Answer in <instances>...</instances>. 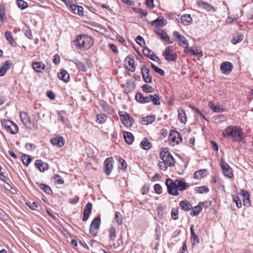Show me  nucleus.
<instances>
[{
  "mask_svg": "<svg viewBox=\"0 0 253 253\" xmlns=\"http://www.w3.org/2000/svg\"><path fill=\"white\" fill-rule=\"evenodd\" d=\"M92 210V204L88 202L85 205L83 212V217L82 220L83 221H86L91 213Z\"/></svg>",
  "mask_w": 253,
  "mask_h": 253,
  "instance_id": "dca6fc26",
  "label": "nucleus"
},
{
  "mask_svg": "<svg viewBox=\"0 0 253 253\" xmlns=\"http://www.w3.org/2000/svg\"><path fill=\"white\" fill-rule=\"evenodd\" d=\"M57 76L60 80L65 83L68 82L70 79L69 74L64 69H61L60 72L58 74Z\"/></svg>",
  "mask_w": 253,
  "mask_h": 253,
  "instance_id": "412c9836",
  "label": "nucleus"
},
{
  "mask_svg": "<svg viewBox=\"0 0 253 253\" xmlns=\"http://www.w3.org/2000/svg\"><path fill=\"white\" fill-rule=\"evenodd\" d=\"M5 36L6 40L10 42V43L12 45H13V43L15 42V41L13 39L11 33L9 31H6L5 33Z\"/></svg>",
  "mask_w": 253,
  "mask_h": 253,
  "instance_id": "a18cd8bd",
  "label": "nucleus"
},
{
  "mask_svg": "<svg viewBox=\"0 0 253 253\" xmlns=\"http://www.w3.org/2000/svg\"><path fill=\"white\" fill-rule=\"evenodd\" d=\"M178 118L181 123L185 124L187 121L185 112L182 108H179L178 110Z\"/></svg>",
  "mask_w": 253,
  "mask_h": 253,
  "instance_id": "393cba45",
  "label": "nucleus"
},
{
  "mask_svg": "<svg viewBox=\"0 0 253 253\" xmlns=\"http://www.w3.org/2000/svg\"><path fill=\"white\" fill-rule=\"evenodd\" d=\"M22 160L23 164L26 166H28L32 161L31 157L25 154L22 156Z\"/></svg>",
  "mask_w": 253,
  "mask_h": 253,
  "instance_id": "c03bdc74",
  "label": "nucleus"
},
{
  "mask_svg": "<svg viewBox=\"0 0 253 253\" xmlns=\"http://www.w3.org/2000/svg\"><path fill=\"white\" fill-rule=\"evenodd\" d=\"M109 238L110 240L114 241L116 238L115 228L112 227L109 229Z\"/></svg>",
  "mask_w": 253,
  "mask_h": 253,
  "instance_id": "8fccbe9b",
  "label": "nucleus"
},
{
  "mask_svg": "<svg viewBox=\"0 0 253 253\" xmlns=\"http://www.w3.org/2000/svg\"><path fill=\"white\" fill-rule=\"evenodd\" d=\"M35 166L36 168L42 172H44L48 169V165L43 162L41 160H36L35 162Z\"/></svg>",
  "mask_w": 253,
  "mask_h": 253,
  "instance_id": "aec40b11",
  "label": "nucleus"
},
{
  "mask_svg": "<svg viewBox=\"0 0 253 253\" xmlns=\"http://www.w3.org/2000/svg\"><path fill=\"white\" fill-rule=\"evenodd\" d=\"M161 159L165 162L169 167L174 165L175 161L173 157L169 152L167 148H164L160 153Z\"/></svg>",
  "mask_w": 253,
  "mask_h": 253,
  "instance_id": "7ed1b4c3",
  "label": "nucleus"
},
{
  "mask_svg": "<svg viewBox=\"0 0 253 253\" xmlns=\"http://www.w3.org/2000/svg\"><path fill=\"white\" fill-rule=\"evenodd\" d=\"M141 73L144 81L147 83H151L152 82V79L149 75L150 71L149 69L145 66L142 67Z\"/></svg>",
  "mask_w": 253,
  "mask_h": 253,
  "instance_id": "4468645a",
  "label": "nucleus"
},
{
  "mask_svg": "<svg viewBox=\"0 0 253 253\" xmlns=\"http://www.w3.org/2000/svg\"><path fill=\"white\" fill-rule=\"evenodd\" d=\"M223 134L224 137H231L233 141H241L244 137L241 129L236 126L228 127L225 132H223Z\"/></svg>",
  "mask_w": 253,
  "mask_h": 253,
  "instance_id": "f257e3e1",
  "label": "nucleus"
},
{
  "mask_svg": "<svg viewBox=\"0 0 253 253\" xmlns=\"http://www.w3.org/2000/svg\"><path fill=\"white\" fill-rule=\"evenodd\" d=\"M143 53L144 55L148 58L150 57V55L153 53V51L149 49L148 48L145 47L143 49Z\"/></svg>",
  "mask_w": 253,
  "mask_h": 253,
  "instance_id": "13d9d810",
  "label": "nucleus"
},
{
  "mask_svg": "<svg viewBox=\"0 0 253 253\" xmlns=\"http://www.w3.org/2000/svg\"><path fill=\"white\" fill-rule=\"evenodd\" d=\"M100 224V217L98 216L94 218L92 221L90 226V233L93 236H96L99 229Z\"/></svg>",
  "mask_w": 253,
  "mask_h": 253,
  "instance_id": "6e6552de",
  "label": "nucleus"
},
{
  "mask_svg": "<svg viewBox=\"0 0 253 253\" xmlns=\"http://www.w3.org/2000/svg\"><path fill=\"white\" fill-rule=\"evenodd\" d=\"M181 23L185 25H189L192 23V18L190 14H184L180 18Z\"/></svg>",
  "mask_w": 253,
  "mask_h": 253,
  "instance_id": "a878e982",
  "label": "nucleus"
},
{
  "mask_svg": "<svg viewBox=\"0 0 253 253\" xmlns=\"http://www.w3.org/2000/svg\"><path fill=\"white\" fill-rule=\"evenodd\" d=\"M114 160L112 157L107 158L104 163V171L106 175H109L113 168Z\"/></svg>",
  "mask_w": 253,
  "mask_h": 253,
  "instance_id": "9b49d317",
  "label": "nucleus"
},
{
  "mask_svg": "<svg viewBox=\"0 0 253 253\" xmlns=\"http://www.w3.org/2000/svg\"><path fill=\"white\" fill-rule=\"evenodd\" d=\"M33 68L37 72L42 73L44 70L45 65L42 62H35L32 64Z\"/></svg>",
  "mask_w": 253,
  "mask_h": 253,
  "instance_id": "c85d7f7f",
  "label": "nucleus"
},
{
  "mask_svg": "<svg viewBox=\"0 0 253 253\" xmlns=\"http://www.w3.org/2000/svg\"><path fill=\"white\" fill-rule=\"evenodd\" d=\"M232 65L229 62H223L220 66V70L222 73L228 75L232 71Z\"/></svg>",
  "mask_w": 253,
  "mask_h": 253,
  "instance_id": "2eb2a0df",
  "label": "nucleus"
},
{
  "mask_svg": "<svg viewBox=\"0 0 253 253\" xmlns=\"http://www.w3.org/2000/svg\"><path fill=\"white\" fill-rule=\"evenodd\" d=\"M163 54L168 61H175L177 59V54L173 52L171 46L167 47Z\"/></svg>",
  "mask_w": 253,
  "mask_h": 253,
  "instance_id": "1a4fd4ad",
  "label": "nucleus"
},
{
  "mask_svg": "<svg viewBox=\"0 0 253 253\" xmlns=\"http://www.w3.org/2000/svg\"><path fill=\"white\" fill-rule=\"evenodd\" d=\"M197 4L199 8L207 10V11L213 12L216 11L214 7L202 0H198L197 1Z\"/></svg>",
  "mask_w": 253,
  "mask_h": 253,
  "instance_id": "ddd939ff",
  "label": "nucleus"
},
{
  "mask_svg": "<svg viewBox=\"0 0 253 253\" xmlns=\"http://www.w3.org/2000/svg\"><path fill=\"white\" fill-rule=\"evenodd\" d=\"M154 189L155 192L158 194H161L162 193V188L159 184H156L154 185Z\"/></svg>",
  "mask_w": 253,
  "mask_h": 253,
  "instance_id": "4d7b16f0",
  "label": "nucleus"
},
{
  "mask_svg": "<svg viewBox=\"0 0 253 253\" xmlns=\"http://www.w3.org/2000/svg\"><path fill=\"white\" fill-rule=\"evenodd\" d=\"M202 207L201 206H197L192 208V211L190 212V215L192 216L198 215L200 212L202 211Z\"/></svg>",
  "mask_w": 253,
  "mask_h": 253,
  "instance_id": "4c0bfd02",
  "label": "nucleus"
},
{
  "mask_svg": "<svg viewBox=\"0 0 253 253\" xmlns=\"http://www.w3.org/2000/svg\"><path fill=\"white\" fill-rule=\"evenodd\" d=\"M193 228L194 225H191L190 227L191 239L193 240L194 242L199 243V238L197 235L196 233H195Z\"/></svg>",
  "mask_w": 253,
  "mask_h": 253,
  "instance_id": "79ce46f5",
  "label": "nucleus"
},
{
  "mask_svg": "<svg viewBox=\"0 0 253 253\" xmlns=\"http://www.w3.org/2000/svg\"><path fill=\"white\" fill-rule=\"evenodd\" d=\"M167 21L163 17H159L152 22V25L155 27H163Z\"/></svg>",
  "mask_w": 253,
  "mask_h": 253,
  "instance_id": "cd10ccee",
  "label": "nucleus"
},
{
  "mask_svg": "<svg viewBox=\"0 0 253 253\" xmlns=\"http://www.w3.org/2000/svg\"><path fill=\"white\" fill-rule=\"evenodd\" d=\"M76 65V66L77 67V68L80 70V71H84V72H86V67L85 66L84 64L79 61V60H76L75 62Z\"/></svg>",
  "mask_w": 253,
  "mask_h": 253,
  "instance_id": "37998d69",
  "label": "nucleus"
},
{
  "mask_svg": "<svg viewBox=\"0 0 253 253\" xmlns=\"http://www.w3.org/2000/svg\"><path fill=\"white\" fill-rule=\"evenodd\" d=\"M179 204L181 209L185 211H189L192 208L191 204L187 201H182Z\"/></svg>",
  "mask_w": 253,
  "mask_h": 253,
  "instance_id": "473e14b6",
  "label": "nucleus"
},
{
  "mask_svg": "<svg viewBox=\"0 0 253 253\" xmlns=\"http://www.w3.org/2000/svg\"><path fill=\"white\" fill-rule=\"evenodd\" d=\"M250 196L247 198H245L243 200V204L244 206L249 207L250 205Z\"/></svg>",
  "mask_w": 253,
  "mask_h": 253,
  "instance_id": "338daca9",
  "label": "nucleus"
},
{
  "mask_svg": "<svg viewBox=\"0 0 253 253\" xmlns=\"http://www.w3.org/2000/svg\"><path fill=\"white\" fill-rule=\"evenodd\" d=\"M12 65V62L10 60H7L4 62L0 68V77L4 76L7 71L10 69Z\"/></svg>",
  "mask_w": 253,
  "mask_h": 253,
  "instance_id": "6ab92c4d",
  "label": "nucleus"
},
{
  "mask_svg": "<svg viewBox=\"0 0 253 253\" xmlns=\"http://www.w3.org/2000/svg\"><path fill=\"white\" fill-rule=\"evenodd\" d=\"M122 123L127 127H130L134 123V120L129 114L126 112L119 113Z\"/></svg>",
  "mask_w": 253,
  "mask_h": 253,
  "instance_id": "423d86ee",
  "label": "nucleus"
},
{
  "mask_svg": "<svg viewBox=\"0 0 253 253\" xmlns=\"http://www.w3.org/2000/svg\"><path fill=\"white\" fill-rule=\"evenodd\" d=\"M155 120V117L154 116H149L142 118L141 119L142 123L145 125H148L152 123Z\"/></svg>",
  "mask_w": 253,
  "mask_h": 253,
  "instance_id": "f704fd0d",
  "label": "nucleus"
},
{
  "mask_svg": "<svg viewBox=\"0 0 253 253\" xmlns=\"http://www.w3.org/2000/svg\"><path fill=\"white\" fill-rule=\"evenodd\" d=\"M1 125L8 132L12 134H16L18 131V126L9 120H1Z\"/></svg>",
  "mask_w": 253,
  "mask_h": 253,
  "instance_id": "20e7f679",
  "label": "nucleus"
},
{
  "mask_svg": "<svg viewBox=\"0 0 253 253\" xmlns=\"http://www.w3.org/2000/svg\"><path fill=\"white\" fill-rule=\"evenodd\" d=\"M54 179L59 184H62L64 183V181L62 178L58 174H56L54 176Z\"/></svg>",
  "mask_w": 253,
  "mask_h": 253,
  "instance_id": "052dcab7",
  "label": "nucleus"
},
{
  "mask_svg": "<svg viewBox=\"0 0 253 253\" xmlns=\"http://www.w3.org/2000/svg\"><path fill=\"white\" fill-rule=\"evenodd\" d=\"M123 135L125 141L128 144L132 143L134 141V137L131 132L126 131L124 132Z\"/></svg>",
  "mask_w": 253,
  "mask_h": 253,
  "instance_id": "c756f323",
  "label": "nucleus"
},
{
  "mask_svg": "<svg viewBox=\"0 0 253 253\" xmlns=\"http://www.w3.org/2000/svg\"><path fill=\"white\" fill-rule=\"evenodd\" d=\"M244 36L241 33H238L231 40V42L233 44H236L237 43L240 42L243 39Z\"/></svg>",
  "mask_w": 253,
  "mask_h": 253,
  "instance_id": "72a5a7b5",
  "label": "nucleus"
},
{
  "mask_svg": "<svg viewBox=\"0 0 253 253\" xmlns=\"http://www.w3.org/2000/svg\"><path fill=\"white\" fill-rule=\"evenodd\" d=\"M220 166L224 175L226 177H232L233 176L232 169L227 163L224 162L223 159L221 160Z\"/></svg>",
  "mask_w": 253,
  "mask_h": 253,
  "instance_id": "f8f14e48",
  "label": "nucleus"
},
{
  "mask_svg": "<svg viewBox=\"0 0 253 253\" xmlns=\"http://www.w3.org/2000/svg\"><path fill=\"white\" fill-rule=\"evenodd\" d=\"M178 211L177 209L173 208L171 211V218L174 220H176L178 218Z\"/></svg>",
  "mask_w": 253,
  "mask_h": 253,
  "instance_id": "3c124183",
  "label": "nucleus"
},
{
  "mask_svg": "<svg viewBox=\"0 0 253 253\" xmlns=\"http://www.w3.org/2000/svg\"><path fill=\"white\" fill-rule=\"evenodd\" d=\"M150 102H152L154 105H159L160 104V98L158 95L149 94Z\"/></svg>",
  "mask_w": 253,
  "mask_h": 253,
  "instance_id": "c9c22d12",
  "label": "nucleus"
},
{
  "mask_svg": "<svg viewBox=\"0 0 253 253\" xmlns=\"http://www.w3.org/2000/svg\"><path fill=\"white\" fill-rule=\"evenodd\" d=\"M169 143L171 145L178 144L182 141V138L180 134L176 131H173L169 136Z\"/></svg>",
  "mask_w": 253,
  "mask_h": 253,
  "instance_id": "9d476101",
  "label": "nucleus"
},
{
  "mask_svg": "<svg viewBox=\"0 0 253 253\" xmlns=\"http://www.w3.org/2000/svg\"><path fill=\"white\" fill-rule=\"evenodd\" d=\"M172 36L174 38L175 41L178 42V44L185 49H187L188 46V42L185 37L181 35L177 31H174Z\"/></svg>",
  "mask_w": 253,
  "mask_h": 253,
  "instance_id": "0eeeda50",
  "label": "nucleus"
},
{
  "mask_svg": "<svg viewBox=\"0 0 253 253\" xmlns=\"http://www.w3.org/2000/svg\"><path fill=\"white\" fill-rule=\"evenodd\" d=\"M126 64L127 65L126 67L128 68L129 70L131 72H133L135 70V66H134V58L131 56H127L125 59Z\"/></svg>",
  "mask_w": 253,
  "mask_h": 253,
  "instance_id": "a211bd4d",
  "label": "nucleus"
},
{
  "mask_svg": "<svg viewBox=\"0 0 253 253\" xmlns=\"http://www.w3.org/2000/svg\"><path fill=\"white\" fill-rule=\"evenodd\" d=\"M136 42L139 44L140 45H141V42H144V41L143 38L141 36H137L135 39Z\"/></svg>",
  "mask_w": 253,
  "mask_h": 253,
  "instance_id": "69168bd1",
  "label": "nucleus"
},
{
  "mask_svg": "<svg viewBox=\"0 0 253 253\" xmlns=\"http://www.w3.org/2000/svg\"><path fill=\"white\" fill-rule=\"evenodd\" d=\"M185 50L187 52L190 53L193 55H194V56L198 55L200 56H203V53L202 51H199L198 50L195 51V50L193 49L192 48H189L188 47L187 49H185Z\"/></svg>",
  "mask_w": 253,
  "mask_h": 253,
  "instance_id": "a19ab883",
  "label": "nucleus"
},
{
  "mask_svg": "<svg viewBox=\"0 0 253 253\" xmlns=\"http://www.w3.org/2000/svg\"><path fill=\"white\" fill-rule=\"evenodd\" d=\"M143 96L141 93H137L135 95V99L137 102L142 103Z\"/></svg>",
  "mask_w": 253,
  "mask_h": 253,
  "instance_id": "680f3d73",
  "label": "nucleus"
},
{
  "mask_svg": "<svg viewBox=\"0 0 253 253\" xmlns=\"http://www.w3.org/2000/svg\"><path fill=\"white\" fill-rule=\"evenodd\" d=\"M208 173V171L207 169H201L196 171L194 173V178L195 179H200L206 176Z\"/></svg>",
  "mask_w": 253,
  "mask_h": 253,
  "instance_id": "7c9ffc66",
  "label": "nucleus"
},
{
  "mask_svg": "<svg viewBox=\"0 0 253 253\" xmlns=\"http://www.w3.org/2000/svg\"><path fill=\"white\" fill-rule=\"evenodd\" d=\"M233 201L236 203V206L238 208L242 207V203L239 198L237 196H234L233 197Z\"/></svg>",
  "mask_w": 253,
  "mask_h": 253,
  "instance_id": "5fc2aeb1",
  "label": "nucleus"
},
{
  "mask_svg": "<svg viewBox=\"0 0 253 253\" xmlns=\"http://www.w3.org/2000/svg\"><path fill=\"white\" fill-rule=\"evenodd\" d=\"M50 142L58 147H61L64 145V139L61 136H57L50 139Z\"/></svg>",
  "mask_w": 253,
  "mask_h": 253,
  "instance_id": "f3484780",
  "label": "nucleus"
},
{
  "mask_svg": "<svg viewBox=\"0 0 253 253\" xmlns=\"http://www.w3.org/2000/svg\"><path fill=\"white\" fill-rule=\"evenodd\" d=\"M17 3L18 7L21 9H24L28 6V3L23 0H18Z\"/></svg>",
  "mask_w": 253,
  "mask_h": 253,
  "instance_id": "09e8293b",
  "label": "nucleus"
},
{
  "mask_svg": "<svg viewBox=\"0 0 253 253\" xmlns=\"http://www.w3.org/2000/svg\"><path fill=\"white\" fill-rule=\"evenodd\" d=\"M40 187L48 194H50L52 192L51 189L50 188V187L46 184H41L40 186Z\"/></svg>",
  "mask_w": 253,
  "mask_h": 253,
  "instance_id": "49530a36",
  "label": "nucleus"
},
{
  "mask_svg": "<svg viewBox=\"0 0 253 253\" xmlns=\"http://www.w3.org/2000/svg\"><path fill=\"white\" fill-rule=\"evenodd\" d=\"M107 120V116L104 114H100L96 115V121L100 124H104Z\"/></svg>",
  "mask_w": 253,
  "mask_h": 253,
  "instance_id": "e433bc0d",
  "label": "nucleus"
},
{
  "mask_svg": "<svg viewBox=\"0 0 253 253\" xmlns=\"http://www.w3.org/2000/svg\"><path fill=\"white\" fill-rule=\"evenodd\" d=\"M158 166L160 168L164 170V171L168 169V166H169L167 164H166L165 162L163 161V162H160L158 164Z\"/></svg>",
  "mask_w": 253,
  "mask_h": 253,
  "instance_id": "bf43d9fd",
  "label": "nucleus"
},
{
  "mask_svg": "<svg viewBox=\"0 0 253 253\" xmlns=\"http://www.w3.org/2000/svg\"><path fill=\"white\" fill-rule=\"evenodd\" d=\"M140 147L145 150H149L152 147L151 143L146 138H144L140 144Z\"/></svg>",
  "mask_w": 253,
  "mask_h": 253,
  "instance_id": "2f4dec72",
  "label": "nucleus"
},
{
  "mask_svg": "<svg viewBox=\"0 0 253 253\" xmlns=\"http://www.w3.org/2000/svg\"><path fill=\"white\" fill-rule=\"evenodd\" d=\"M151 67L154 69V70L156 72L159 73L161 76H164L165 75V72L163 70L158 68L154 64H151Z\"/></svg>",
  "mask_w": 253,
  "mask_h": 253,
  "instance_id": "de8ad7c7",
  "label": "nucleus"
},
{
  "mask_svg": "<svg viewBox=\"0 0 253 253\" xmlns=\"http://www.w3.org/2000/svg\"><path fill=\"white\" fill-rule=\"evenodd\" d=\"M20 117L22 122L25 126H26L31 124L30 117L27 112H21L20 114Z\"/></svg>",
  "mask_w": 253,
  "mask_h": 253,
  "instance_id": "4be33fe9",
  "label": "nucleus"
},
{
  "mask_svg": "<svg viewBox=\"0 0 253 253\" xmlns=\"http://www.w3.org/2000/svg\"><path fill=\"white\" fill-rule=\"evenodd\" d=\"M209 106L211 110L216 113H221L224 111V109L221 105H215L213 102L211 101L209 102Z\"/></svg>",
  "mask_w": 253,
  "mask_h": 253,
  "instance_id": "bb28decb",
  "label": "nucleus"
},
{
  "mask_svg": "<svg viewBox=\"0 0 253 253\" xmlns=\"http://www.w3.org/2000/svg\"><path fill=\"white\" fill-rule=\"evenodd\" d=\"M84 13V8L81 6H79L77 5V14H78L79 16L83 15Z\"/></svg>",
  "mask_w": 253,
  "mask_h": 253,
  "instance_id": "0e129e2a",
  "label": "nucleus"
},
{
  "mask_svg": "<svg viewBox=\"0 0 253 253\" xmlns=\"http://www.w3.org/2000/svg\"><path fill=\"white\" fill-rule=\"evenodd\" d=\"M177 190L182 191L188 187V184L182 179H177L175 180Z\"/></svg>",
  "mask_w": 253,
  "mask_h": 253,
  "instance_id": "5701e85b",
  "label": "nucleus"
},
{
  "mask_svg": "<svg viewBox=\"0 0 253 253\" xmlns=\"http://www.w3.org/2000/svg\"><path fill=\"white\" fill-rule=\"evenodd\" d=\"M154 0H146L145 4L148 7L152 8L154 7Z\"/></svg>",
  "mask_w": 253,
  "mask_h": 253,
  "instance_id": "e2e57ef3",
  "label": "nucleus"
},
{
  "mask_svg": "<svg viewBox=\"0 0 253 253\" xmlns=\"http://www.w3.org/2000/svg\"><path fill=\"white\" fill-rule=\"evenodd\" d=\"M142 88L144 92H147V93L152 92L154 90V89L153 88V87L147 84H144L142 86Z\"/></svg>",
  "mask_w": 253,
  "mask_h": 253,
  "instance_id": "864d4df0",
  "label": "nucleus"
},
{
  "mask_svg": "<svg viewBox=\"0 0 253 253\" xmlns=\"http://www.w3.org/2000/svg\"><path fill=\"white\" fill-rule=\"evenodd\" d=\"M119 162L120 165L119 166V169H125L127 167V164L125 160L123 158H119Z\"/></svg>",
  "mask_w": 253,
  "mask_h": 253,
  "instance_id": "6e6d98bb",
  "label": "nucleus"
},
{
  "mask_svg": "<svg viewBox=\"0 0 253 253\" xmlns=\"http://www.w3.org/2000/svg\"><path fill=\"white\" fill-rule=\"evenodd\" d=\"M76 42L79 48L86 50L93 45V39L90 36L81 35L77 37Z\"/></svg>",
  "mask_w": 253,
  "mask_h": 253,
  "instance_id": "f03ea898",
  "label": "nucleus"
},
{
  "mask_svg": "<svg viewBox=\"0 0 253 253\" xmlns=\"http://www.w3.org/2000/svg\"><path fill=\"white\" fill-rule=\"evenodd\" d=\"M195 191L200 194H202L204 193H207L209 191V189L206 186H200V187H196L195 188Z\"/></svg>",
  "mask_w": 253,
  "mask_h": 253,
  "instance_id": "ea45409f",
  "label": "nucleus"
},
{
  "mask_svg": "<svg viewBox=\"0 0 253 253\" xmlns=\"http://www.w3.org/2000/svg\"><path fill=\"white\" fill-rule=\"evenodd\" d=\"M159 34L160 35L161 38L164 41L167 42L169 43H172L173 42L169 40V37L168 35L163 30H162Z\"/></svg>",
  "mask_w": 253,
  "mask_h": 253,
  "instance_id": "58836bf2",
  "label": "nucleus"
},
{
  "mask_svg": "<svg viewBox=\"0 0 253 253\" xmlns=\"http://www.w3.org/2000/svg\"><path fill=\"white\" fill-rule=\"evenodd\" d=\"M79 200V197L76 196L74 198L70 199L69 202L72 204H76L78 202Z\"/></svg>",
  "mask_w": 253,
  "mask_h": 253,
  "instance_id": "774afa93",
  "label": "nucleus"
},
{
  "mask_svg": "<svg viewBox=\"0 0 253 253\" xmlns=\"http://www.w3.org/2000/svg\"><path fill=\"white\" fill-rule=\"evenodd\" d=\"M166 184L168 188V192L169 194L177 196L179 195L178 192L175 181L169 178L166 179Z\"/></svg>",
  "mask_w": 253,
  "mask_h": 253,
  "instance_id": "39448f33",
  "label": "nucleus"
},
{
  "mask_svg": "<svg viewBox=\"0 0 253 253\" xmlns=\"http://www.w3.org/2000/svg\"><path fill=\"white\" fill-rule=\"evenodd\" d=\"M99 105L103 110L109 114H112L114 112L113 108L108 105L106 102L102 101L100 102Z\"/></svg>",
  "mask_w": 253,
  "mask_h": 253,
  "instance_id": "b1692460",
  "label": "nucleus"
},
{
  "mask_svg": "<svg viewBox=\"0 0 253 253\" xmlns=\"http://www.w3.org/2000/svg\"><path fill=\"white\" fill-rule=\"evenodd\" d=\"M115 219L119 225H121L123 223L122 217L119 212L117 211L115 212Z\"/></svg>",
  "mask_w": 253,
  "mask_h": 253,
  "instance_id": "603ef678",
  "label": "nucleus"
}]
</instances>
